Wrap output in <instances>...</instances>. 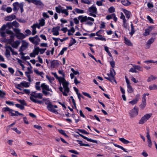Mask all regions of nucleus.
Returning a JSON list of instances; mask_svg holds the SVG:
<instances>
[{"label":"nucleus","mask_w":157,"mask_h":157,"mask_svg":"<svg viewBox=\"0 0 157 157\" xmlns=\"http://www.w3.org/2000/svg\"><path fill=\"white\" fill-rule=\"evenodd\" d=\"M31 96L30 97V100L33 102L39 104H41L43 101L41 100H38L36 99L35 98L38 99H42L43 98V94L41 93H37L36 91L32 92L30 94Z\"/></svg>","instance_id":"f257e3e1"},{"label":"nucleus","mask_w":157,"mask_h":157,"mask_svg":"<svg viewBox=\"0 0 157 157\" xmlns=\"http://www.w3.org/2000/svg\"><path fill=\"white\" fill-rule=\"evenodd\" d=\"M13 11L16 12L17 13V11L19 10V8H17V7H19L21 10V12L22 13L24 11L23 6H24V2H21L19 3L17 2H16L13 3Z\"/></svg>","instance_id":"f03ea898"},{"label":"nucleus","mask_w":157,"mask_h":157,"mask_svg":"<svg viewBox=\"0 0 157 157\" xmlns=\"http://www.w3.org/2000/svg\"><path fill=\"white\" fill-rule=\"evenodd\" d=\"M88 11L90 12L89 14L90 16H92L94 17H97L96 14L97 13V10L95 4H93L89 8Z\"/></svg>","instance_id":"7ed1b4c3"},{"label":"nucleus","mask_w":157,"mask_h":157,"mask_svg":"<svg viewBox=\"0 0 157 157\" xmlns=\"http://www.w3.org/2000/svg\"><path fill=\"white\" fill-rule=\"evenodd\" d=\"M109 75H110V77L104 76V78L111 82H113V81L116 83L115 78V76L116 75V72L113 68L110 69Z\"/></svg>","instance_id":"20e7f679"},{"label":"nucleus","mask_w":157,"mask_h":157,"mask_svg":"<svg viewBox=\"0 0 157 157\" xmlns=\"http://www.w3.org/2000/svg\"><path fill=\"white\" fill-rule=\"evenodd\" d=\"M29 40L34 44L37 45L39 44L40 41V39L37 35L34 37H31L29 38Z\"/></svg>","instance_id":"39448f33"},{"label":"nucleus","mask_w":157,"mask_h":157,"mask_svg":"<svg viewBox=\"0 0 157 157\" xmlns=\"http://www.w3.org/2000/svg\"><path fill=\"white\" fill-rule=\"evenodd\" d=\"M152 115L151 113H148L145 115L144 116L142 117L140 120L139 121V124H144L147 120L149 119Z\"/></svg>","instance_id":"423d86ee"},{"label":"nucleus","mask_w":157,"mask_h":157,"mask_svg":"<svg viewBox=\"0 0 157 157\" xmlns=\"http://www.w3.org/2000/svg\"><path fill=\"white\" fill-rule=\"evenodd\" d=\"M138 109L135 107L132 109L130 113L131 117H133L138 114Z\"/></svg>","instance_id":"0eeeda50"},{"label":"nucleus","mask_w":157,"mask_h":157,"mask_svg":"<svg viewBox=\"0 0 157 157\" xmlns=\"http://www.w3.org/2000/svg\"><path fill=\"white\" fill-rule=\"evenodd\" d=\"M28 46V43L25 41L23 40L22 44L19 48L20 51H24L27 48Z\"/></svg>","instance_id":"6e6552de"},{"label":"nucleus","mask_w":157,"mask_h":157,"mask_svg":"<svg viewBox=\"0 0 157 157\" xmlns=\"http://www.w3.org/2000/svg\"><path fill=\"white\" fill-rule=\"evenodd\" d=\"M43 100L45 102V105H47V108L48 109L50 108H51L52 107V105L50 102L49 98H43Z\"/></svg>","instance_id":"1a4fd4ad"},{"label":"nucleus","mask_w":157,"mask_h":157,"mask_svg":"<svg viewBox=\"0 0 157 157\" xmlns=\"http://www.w3.org/2000/svg\"><path fill=\"white\" fill-rule=\"evenodd\" d=\"M76 133L78 134L79 135L81 136V137L84 138V139L92 143H97V141L96 140L91 139L87 137L83 136V135L79 133L78 132H76Z\"/></svg>","instance_id":"9d476101"},{"label":"nucleus","mask_w":157,"mask_h":157,"mask_svg":"<svg viewBox=\"0 0 157 157\" xmlns=\"http://www.w3.org/2000/svg\"><path fill=\"white\" fill-rule=\"evenodd\" d=\"M155 40V38L152 37L147 41L146 44V48H149L150 47L151 44L154 42Z\"/></svg>","instance_id":"9b49d317"},{"label":"nucleus","mask_w":157,"mask_h":157,"mask_svg":"<svg viewBox=\"0 0 157 157\" xmlns=\"http://www.w3.org/2000/svg\"><path fill=\"white\" fill-rule=\"evenodd\" d=\"M60 27L57 26L56 27H53L52 30V32L54 36H58L59 35V31L60 29Z\"/></svg>","instance_id":"f8f14e48"},{"label":"nucleus","mask_w":157,"mask_h":157,"mask_svg":"<svg viewBox=\"0 0 157 157\" xmlns=\"http://www.w3.org/2000/svg\"><path fill=\"white\" fill-rule=\"evenodd\" d=\"M59 82L60 84L62 83L63 88L68 87V83L64 78L62 77L61 78Z\"/></svg>","instance_id":"ddd939ff"},{"label":"nucleus","mask_w":157,"mask_h":157,"mask_svg":"<svg viewBox=\"0 0 157 157\" xmlns=\"http://www.w3.org/2000/svg\"><path fill=\"white\" fill-rule=\"evenodd\" d=\"M154 28V26H149L147 29H145V32L144 33L143 35L144 36L148 35L150 32Z\"/></svg>","instance_id":"4468645a"},{"label":"nucleus","mask_w":157,"mask_h":157,"mask_svg":"<svg viewBox=\"0 0 157 157\" xmlns=\"http://www.w3.org/2000/svg\"><path fill=\"white\" fill-rule=\"evenodd\" d=\"M41 87L42 88V90H45L52 92V90L50 89L49 86L45 84L44 83H42L41 85Z\"/></svg>","instance_id":"2eb2a0df"},{"label":"nucleus","mask_w":157,"mask_h":157,"mask_svg":"<svg viewBox=\"0 0 157 157\" xmlns=\"http://www.w3.org/2000/svg\"><path fill=\"white\" fill-rule=\"evenodd\" d=\"M31 2L37 6H39L43 7L44 4L40 0H31Z\"/></svg>","instance_id":"dca6fc26"},{"label":"nucleus","mask_w":157,"mask_h":157,"mask_svg":"<svg viewBox=\"0 0 157 157\" xmlns=\"http://www.w3.org/2000/svg\"><path fill=\"white\" fill-rule=\"evenodd\" d=\"M78 19L81 23H83L87 21V17L86 16H83V15H80L78 17Z\"/></svg>","instance_id":"f3484780"},{"label":"nucleus","mask_w":157,"mask_h":157,"mask_svg":"<svg viewBox=\"0 0 157 157\" xmlns=\"http://www.w3.org/2000/svg\"><path fill=\"white\" fill-rule=\"evenodd\" d=\"M20 44V42L18 40L14 41L11 44L12 47L15 48H17Z\"/></svg>","instance_id":"a211bd4d"},{"label":"nucleus","mask_w":157,"mask_h":157,"mask_svg":"<svg viewBox=\"0 0 157 157\" xmlns=\"http://www.w3.org/2000/svg\"><path fill=\"white\" fill-rule=\"evenodd\" d=\"M16 16L13 14L8 16L5 17V20L6 21H11L15 19Z\"/></svg>","instance_id":"6ab92c4d"},{"label":"nucleus","mask_w":157,"mask_h":157,"mask_svg":"<svg viewBox=\"0 0 157 157\" xmlns=\"http://www.w3.org/2000/svg\"><path fill=\"white\" fill-rule=\"evenodd\" d=\"M10 47V46H7L6 47V50L5 52V55L7 58H9L10 56V50L9 48L8 47Z\"/></svg>","instance_id":"aec40b11"},{"label":"nucleus","mask_w":157,"mask_h":157,"mask_svg":"<svg viewBox=\"0 0 157 157\" xmlns=\"http://www.w3.org/2000/svg\"><path fill=\"white\" fill-rule=\"evenodd\" d=\"M123 11L125 14L126 17L127 19H129L130 17V15L131 14V12L130 11L127 10L125 9H123Z\"/></svg>","instance_id":"412c9836"},{"label":"nucleus","mask_w":157,"mask_h":157,"mask_svg":"<svg viewBox=\"0 0 157 157\" xmlns=\"http://www.w3.org/2000/svg\"><path fill=\"white\" fill-rule=\"evenodd\" d=\"M17 38L19 40H22L25 38L26 36L23 33H20L18 34H16Z\"/></svg>","instance_id":"4be33fe9"},{"label":"nucleus","mask_w":157,"mask_h":157,"mask_svg":"<svg viewBox=\"0 0 157 157\" xmlns=\"http://www.w3.org/2000/svg\"><path fill=\"white\" fill-rule=\"evenodd\" d=\"M124 39L125 44L128 46H132L133 44L126 37H124Z\"/></svg>","instance_id":"5701e85b"},{"label":"nucleus","mask_w":157,"mask_h":157,"mask_svg":"<svg viewBox=\"0 0 157 157\" xmlns=\"http://www.w3.org/2000/svg\"><path fill=\"white\" fill-rule=\"evenodd\" d=\"M74 11H73L72 13H73L74 14H76L75 12H76L77 13H84L85 11L82 10L78 9V8H76L74 9Z\"/></svg>","instance_id":"b1692460"},{"label":"nucleus","mask_w":157,"mask_h":157,"mask_svg":"<svg viewBox=\"0 0 157 157\" xmlns=\"http://www.w3.org/2000/svg\"><path fill=\"white\" fill-rule=\"evenodd\" d=\"M34 71L37 75L40 76L43 78V75H44V73L43 71L40 72L37 69H35L34 70Z\"/></svg>","instance_id":"393cba45"},{"label":"nucleus","mask_w":157,"mask_h":157,"mask_svg":"<svg viewBox=\"0 0 157 157\" xmlns=\"http://www.w3.org/2000/svg\"><path fill=\"white\" fill-rule=\"evenodd\" d=\"M63 8V7L60 5H59L58 6L55 7V10L57 13H61L62 10Z\"/></svg>","instance_id":"a878e982"},{"label":"nucleus","mask_w":157,"mask_h":157,"mask_svg":"<svg viewBox=\"0 0 157 157\" xmlns=\"http://www.w3.org/2000/svg\"><path fill=\"white\" fill-rule=\"evenodd\" d=\"M59 63L57 60H53L51 62V67L54 68Z\"/></svg>","instance_id":"bb28decb"},{"label":"nucleus","mask_w":157,"mask_h":157,"mask_svg":"<svg viewBox=\"0 0 157 157\" xmlns=\"http://www.w3.org/2000/svg\"><path fill=\"white\" fill-rule=\"evenodd\" d=\"M121 2L125 6H128L131 4V3L128 0H121Z\"/></svg>","instance_id":"cd10ccee"},{"label":"nucleus","mask_w":157,"mask_h":157,"mask_svg":"<svg viewBox=\"0 0 157 157\" xmlns=\"http://www.w3.org/2000/svg\"><path fill=\"white\" fill-rule=\"evenodd\" d=\"M76 141L78 142V144L80 145V146H86V147H90V145L88 144H85L82 143V141L81 140H76Z\"/></svg>","instance_id":"c85d7f7f"},{"label":"nucleus","mask_w":157,"mask_h":157,"mask_svg":"<svg viewBox=\"0 0 157 157\" xmlns=\"http://www.w3.org/2000/svg\"><path fill=\"white\" fill-rule=\"evenodd\" d=\"M21 84L22 86L25 87H28L30 86V83L25 81L21 82Z\"/></svg>","instance_id":"c756f323"},{"label":"nucleus","mask_w":157,"mask_h":157,"mask_svg":"<svg viewBox=\"0 0 157 157\" xmlns=\"http://www.w3.org/2000/svg\"><path fill=\"white\" fill-rule=\"evenodd\" d=\"M40 82H36L35 83V88L37 90H41V86H40Z\"/></svg>","instance_id":"7c9ffc66"},{"label":"nucleus","mask_w":157,"mask_h":157,"mask_svg":"<svg viewBox=\"0 0 157 157\" xmlns=\"http://www.w3.org/2000/svg\"><path fill=\"white\" fill-rule=\"evenodd\" d=\"M64 89V91L63 92V95L65 96H67V94L69 91V90L68 87L63 88Z\"/></svg>","instance_id":"2f4dec72"},{"label":"nucleus","mask_w":157,"mask_h":157,"mask_svg":"<svg viewBox=\"0 0 157 157\" xmlns=\"http://www.w3.org/2000/svg\"><path fill=\"white\" fill-rule=\"evenodd\" d=\"M39 24L42 27L44 26L45 24V20L44 18H41L39 20Z\"/></svg>","instance_id":"473e14b6"},{"label":"nucleus","mask_w":157,"mask_h":157,"mask_svg":"<svg viewBox=\"0 0 157 157\" xmlns=\"http://www.w3.org/2000/svg\"><path fill=\"white\" fill-rule=\"evenodd\" d=\"M157 78L156 77L154 76L153 75H151L147 79L148 82H151Z\"/></svg>","instance_id":"72a5a7b5"},{"label":"nucleus","mask_w":157,"mask_h":157,"mask_svg":"<svg viewBox=\"0 0 157 157\" xmlns=\"http://www.w3.org/2000/svg\"><path fill=\"white\" fill-rule=\"evenodd\" d=\"M119 140L122 143L125 144H127L129 142V141L123 138H119Z\"/></svg>","instance_id":"f704fd0d"},{"label":"nucleus","mask_w":157,"mask_h":157,"mask_svg":"<svg viewBox=\"0 0 157 157\" xmlns=\"http://www.w3.org/2000/svg\"><path fill=\"white\" fill-rule=\"evenodd\" d=\"M71 39L72 40H71L68 45L69 47H71L73 45L76 43V41L75 39L72 38Z\"/></svg>","instance_id":"c9c22d12"},{"label":"nucleus","mask_w":157,"mask_h":157,"mask_svg":"<svg viewBox=\"0 0 157 157\" xmlns=\"http://www.w3.org/2000/svg\"><path fill=\"white\" fill-rule=\"evenodd\" d=\"M128 91L129 93H132L133 91L132 87L130 85L127 86Z\"/></svg>","instance_id":"e433bc0d"},{"label":"nucleus","mask_w":157,"mask_h":157,"mask_svg":"<svg viewBox=\"0 0 157 157\" xmlns=\"http://www.w3.org/2000/svg\"><path fill=\"white\" fill-rule=\"evenodd\" d=\"M58 132L60 133L63 135L67 137H68V136L64 130L62 129H59Z\"/></svg>","instance_id":"4c0bfd02"},{"label":"nucleus","mask_w":157,"mask_h":157,"mask_svg":"<svg viewBox=\"0 0 157 157\" xmlns=\"http://www.w3.org/2000/svg\"><path fill=\"white\" fill-rule=\"evenodd\" d=\"M149 89L151 90L157 89V86L156 85L153 84L149 86Z\"/></svg>","instance_id":"58836bf2"},{"label":"nucleus","mask_w":157,"mask_h":157,"mask_svg":"<svg viewBox=\"0 0 157 157\" xmlns=\"http://www.w3.org/2000/svg\"><path fill=\"white\" fill-rule=\"evenodd\" d=\"M138 101H137V99H135V98L133 99L132 101H130L129 102V104H131L132 105H133L136 104Z\"/></svg>","instance_id":"ea45409f"},{"label":"nucleus","mask_w":157,"mask_h":157,"mask_svg":"<svg viewBox=\"0 0 157 157\" xmlns=\"http://www.w3.org/2000/svg\"><path fill=\"white\" fill-rule=\"evenodd\" d=\"M67 49V47H65L63 48L58 54V56H59L60 55H63V54L64 52L66 51Z\"/></svg>","instance_id":"a19ab883"},{"label":"nucleus","mask_w":157,"mask_h":157,"mask_svg":"<svg viewBox=\"0 0 157 157\" xmlns=\"http://www.w3.org/2000/svg\"><path fill=\"white\" fill-rule=\"evenodd\" d=\"M131 65L133 67L135 68L136 70H137L140 71H141V67L140 66L133 64H131Z\"/></svg>","instance_id":"79ce46f5"},{"label":"nucleus","mask_w":157,"mask_h":157,"mask_svg":"<svg viewBox=\"0 0 157 157\" xmlns=\"http://www.w3.org/2000/svg\"><path fill=\"white\" fill-rule=\"evenodd\" d=\"M115 8L113 6H111L108 9L109 12L112 13L115 12Z\"/></svg>","instance_id":"37998d69"},{"label":"nucleus","mask_w":157,"mask_h":157,"mask_svg":"<svg viewBox=\"0 0 157 157\" xmlns=\"http://www.w3.org/2000/svg\"><path fill=\"white\" fill-rule=\"evenodd\" d=\"M8 48L10 50V51L11 52L13 55H18V53L17 52L14 51V49L11 47H9Z\"/></svg>","instance_id":"c03bdc74"},{"label":"nucleus","mask_w":157,"mask_h":157,"mask_svg":"<svg viewBox=\"0 0 157 157\" xmlns=\"http://www.w3.org/2000/svg\"><path fill=\"white\" fill-rule=\"evenodd\" d=\"M18 101L21 104V105H23L24 106V105L26 106L27 105V103L24 100H18Z\"/></svg>","instance_id":"a18cd8bd"},{"label":"nucleus","mask_w":157,"mask_h":157,"mask_svg":"<svg viewBox=\"0 0 157 157\" xmlns=\"http://www.w3.org/2000/svg\"><path fill=\"white\" fill-rule=\"evenodd\" d=\"M52 74L53 75L55 78L56 79H58L59 81L61 79V78H62V77H59L57 75V74L56 73L54 72H52Z\"/></svg>","instance_id":"49530a36"},{"label":"nucleus","mask_w":157,"mask_h":157,"mask_svg":"<svg viewBox=\"0 0 157 157\" xmlns=\"http://www.w3.org/2000/svg\"><path fill=\"white\" fill-rule=\"evenodd\" d=\"M16 111H14L12 109H11V110L9 112V114H11V115L12 116H17L18 115L15 113V112Z\"/></svg>","instance_id":"de8ad7c7"},{"label":"nucleus","mask_w":157,"mask_h":157,"mask_svg":"<svg viewBox=\"0 0 157 157\" xmlns=\"http://www.w3.org/2000/svg\"><path fill=\"white\" fill-rule=\"evenodd\" d=\"M15 105L16 107L19 108L21 110H23L24 109V107L23 105H22L19 104H16Z\"/></svg>","instance_id":"09e8293b"},{"label":"nucleus","mask_w":157,"mask_h":157,"mask_svg":"<svg viewBox=\"0 0 157 157\" xmlns=\"http://www.w3.org/2000/svg\"><path fill=\"white\" fill-rule=\"evenodd\" d=\"M61 13L64 14L66 16L68 15L69 14L67 10L66 9H63Z\"/></svg>","instance_id":"8fccbe9b"},{"label":"nucleus","mask_w":157,"mask_h":157,"mask_svg":"<svg viewBox=\"0 0 157 157\" xmlns=\"http://www.w3.org/2000/svg\"><path fill=\"white\" fill-rule=\"evenodd\" d=\"M39 48L38 47H37L35 48L33 50V52L35 53L36 55H38L39 52Z\"/></svg>","instance_id":"3c124183"},{"label":"nucleus","mask_w":157,"mask_h":157,"mask_svg":"<svg viewBox=\"0 0 157 157\" xmlns=\"http://www.w3.org/2000/svg\"><path fill=\"white\" fill-rule=\"evenodd\" d=\"M48 110L49 111L52 112L56 114H58V112H57V111L54 109H51V108H50Z\"/></svg>","instance_id":"603ef678"},{"label":"nucleus","mask_w":157,"mask_h":157,"mask_svg":"<svg viewBox=\"0 0 157 157\" xmlns=\"http://www.w3.org/2000/svg\"><path fill=\"white\" fill-rule=\"evenodd\" d=\"M78 130L81 133L83 134H84L86 135H88L89 134V133L88 132H87L84 129H78Z\"/></svg>","instance_id":"864d4df0"},{"label":"nucleus","mask_w":157,"mask_h":157,"mask_svg":"<svg viewBox=\"0 0 157 157\" xmlns=\"http://www.w3.org/2000/svg\"><path fill=\"white\" fill-rule=\"evenodd\" d=\"M46 90H42V93L44 94L45 96H47V95H50V96H52V94L50 93L49 92L46 91Z\"/></svg>","instance_id":"5fc2aeb1"},{"label":"nucleus","mask_w":157,"mask_h":157,"mask_svg":"<svg viewBox=\"0 0 157 157\" xmlns=\"http://www.w3.org/2000/svg\"><path fill=\"white\" fill-rule=\"evenodd\" d=\"M101 37H95L94 38L96 40H99L102 41H106V39L104 37H102V36H100Z\"/></svg>","instance_id":"6e6d98bb"},{"label":"nucleus","mask_w":157,"mask_h":157,"mask_svg":"<svg viewBox=\"0 0 157 157\" xmlns=\"http://www.w3.org/2000/svg\"><path fill=\"white\" fill-rule=\"evenodd\" d=\"M31 27L32 28V35H34L36 33V29L35 27L31 26Z\"/></svg>","instance_id":"4d7b16f0"},{"label":"nucleus","mask_w":157,"mask_h":157,"mask_svg":"<svg viewBox=\"0 0 157 157\" xmlns=\"http://www.w3.org/2000/svg\"><path fill=\"white\" fill-rule=\"evenodd\" d=\"M13 26L15 27H18L19 26V23L16 21H14L12 22Z\"/></svg>","instance_id":"13d9d810"},{"label":"nucleus","mask_w":157,"mask_h":157,"mask_svg":"<svg viewBox=\"0 0 157 157\" xmlns=\"http://www.w3.org/2000/svg\"><path fill=\"white\" fill-rule=\"evenodd\" d=\"M128 25V24L127 23L126 20L123 21V24L122 25V26L125 29H127Z\"/></svg>","instance_id":"bf43d9fd"},{"label":"nucleus","mask_w":157,"mask_h":157,"mask_svg":"<svg viewBox=\"0 0 157 157\" xmlns=\"http://www.w3.org/2000/svg\"><path fill=\"white\" fill-rule=\"evenodd\" d=\"M46 78L49 81V82H52V81H54L55 79V78L53 77H49L48 75H47L46 76Z\"/></svg>","instance_id":"052dcab7"},{"label":"nucleus","mask_w":157,"mask_h":157,"mask_svg":"<svg viewBox=\"0 0 157 157\" xmlns=\"http://www.w3.org/2000/svg\"><path fill=\"white\" fill-rule=\"evenodd\" d=\"M146 105V103L142 102L141 104L140 105V107L142 109H143L145 107Z\"/></svg>","instance_id":"680f3d73"},{"label":"nucleus","mask_w":157,"mask_h":157,"mask_svg":"<svg viewBox=\"0 0 157 157\" xmlns=\"http://www.w3.org/2000/svg\"><path fill=\"white\" fill-rule=\"evenodd\" d=\"M6 94L4 91L0 90V97L1 98H3L5 95Z\"/></svg>","instance_id":"e2e57ef3"},{"label":"nucleus","mask_w":157,"mask_h":157,"mask_svg":"<svg viewBox=\"0 0 157 157\" xmlns=\"http://www.w3.org/2000/svg\"><path fill=\"white\" fill-rule=\"evenodd\" d=\"M129 72H131L132 73H137L138 72L136 70L135 67H133V68H130V70H129Z\"/></svg>","instance_id":"0e129e2a"},{"label":"nucleus","mask_w":157,"mask_h":157,"mask_svg":"<svg viewBox=\"0 0 157 157\" xmlns=\"http://www.w3.org/2000/svg\"><path fill=\"white\" fill-rule=\"evenodd\" d=\"M147 19L149 21L150 23L152 24L154 23L153 19H152L150 16L148 15L147 16Z\"/></svg>","instance_id":"69168bd1"},{"label":"nucleus","mask_w":157,"mask_h":157,"mask_svg":"<svg viewBox=\"0 0 157 157\" xmlns=\"http://www.w3.org/2000/svg\"><path fill=\"white\" fill-rule=\"evenodd\" d=\"M120 15H121V16H120V18L121 19L123 20V21L126 20L125 19V17L124 15V14L122 12H121L120 13Z\"/></svg>","instance_id":"338daca9"},{"label":"nucleus","mask_w":157,"mask_h":157,"mask_svg":"<svg viewBox=\"0 0 157 157\" xmlns=\"http://www.w3.org/2000/svg\"><path fill=\"white\" fill-rule=\"evenodd\" d=\"M6 25H3L1 28L0 29V31H3L4 30H5V29H6Z\"/></svg>","instance_id":"774afa93"}]
</instances>
